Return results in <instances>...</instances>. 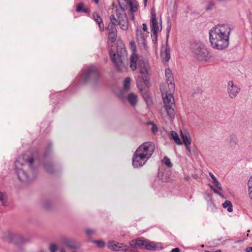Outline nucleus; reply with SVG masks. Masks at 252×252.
Segmentation results:
<instances>
[{
    "mask_svg": "<svg viewBox=\"0 0 252 252\" xmlns=\"http://www.w3.org/2000/svg\"><path fill=\"white\" fill-rule=\"evenodd\" d=\"M132 53L130 57V67L132 70H135L138 66L140 74L142 76H139L136 79L137 86L142 92L145 86L148 87L150 84L148 70L149 68L148 62L143 57L139 56L135 53L136 47L134 42H130Z\"/></svg>",
    "mask_w": 252,
    "mask_h": 252,
    "instance_id": "f257e3e1",
    "label": "nucleus"
},
{
    "mask_svg": "<svg viewBox=\"0 0 252 252\" xmlns=\"http://www.w3.org/2000/svg\"><path fill=\"white\" fill-rule=\"evenodd\" d=\"M231 31L227 24H219L212 28L209 31V39L212 47L218 50L227 48Z\"/></svg>",
    "mask_w": 252,
    "mask_h": 252,
    "instance_id": "f03ea898",
    "label": "nucleus"
},
{
    "mask_svg": "<svg viewBox=\"0 0 252 252\" xmlns=\"http://www.w3.org/2000/svg\"><path fill=\"white\" fill-rule=\"evenodd\" d=\"M34 162L32 157H19L15 161V171L19 180L22 182H28L35 178L36 170L33 166Z\"/></svg>",
    "mask_w": 252,
    "mask_h": 252,
    "instance_id": "7ed1b4c3",
    "label": "nucleus"
},
{
    "mask_svg": "<svg viewBox=\"0 0 252 252\" xmlns=\"http://www.w3.org/2000/svg\"><path fill=\"white\" fill-rule=\"evenodd\" d=\"M155 150V145L151 142H145L140 145L135 152L132 158L134 167L142 166L150 158Z\"/></svg>",
    "mask_w": 252,
    "mask_h": 252,
    "instance_id": "20e7f679",
    "label": "nucleus"
},
{
    "mask_svg": "<svg viewBox=\"0 0 252 252\" xmlns=\"http://www.w3.org/2000/svg\"><path fill=\"white\" fill-rule=\"evenodd\" d=\"M111 22L108 24L107 30L109 32H117L116 26L119 25L122 30L126 31L128 29V19L125 13V8L121 6L116 10V15L110 16Z\"/></svg>",
    "mask_w": 252,
    "mask_h": 252,
    "instance_id": "39448f33",
    "label": "nucleus"
},
{
    "mask_svg": "<svg viewBox=\"0 0 252 252\" xmlns=\"http://www.w3.org/2000/svg\"><path fill=\"white\" fill-rule=\"evenodd\" d=\"M160 91L162 93L164 106L170 120H172L175 117V112L174 108L175 106L174 99L173 96V93L169 90L168 92L164 91L162 87H160Z\"/></svg>",
    "mask_w": 252,
    "mask_h": 252,
    "instance_id": "423d86ee",
    "label": "nucleus"
},
{
    "mask_svg": "<svg viewBox=\"0 0 252 252\" xmlns=\"http://www.w3.org/2000/svg\"><path fill=\"white\" fill-rule=\"evenodd\" d=\"M123 46L124 45L122 44L120 50L117 49V51L114 52L113 49H111L109 52L112 62L115 64V68L119 71L121 70L124 67L123 62L125 59L126 50Z\"/></svg>",
    "mask_w": 252,
    "mask_h": 252,
    "instance_id": "0eeeda50",
    "label": "nucleus"
},
{
    "mask_svg": "<svg viewBox=\"0 0 252 252\" xmlns=\"http://www.w3.org/2000/svg\"><path fill=\"white\" fill-rule=\"evenodd\" d=\"M191 49L198 60L207 62L209 60L210 55L201 43H193L191 45Z\"/></svg>",
    "mask_w": 252,
    "mask_h": 252,
    "instance_id": "6e6552de",
    "label": "nucleus"
},
{
    "mask_svg": "<svg viewBox=\"0 0 252 252\" xmlns=\"http://www.w3.org/2000/svg\"><path fill=\"white\" fill-rule=\"evenodd\" d=\"M129 245L132 248L139 247L141 249H145L148 250H157L161 248L160 244L154 242H151L148 240L136 239L131 240Z\"/></svg>",
    "mask_w": 252,
    "mask_h": 252,
    "instance_id": "1a4fd4ad",
    "label": "nucleus"
},
{
    "mask_svg": "<svg viewBox=\"0 0 252 252\" xmlns=\"http://www.w3.org/2000/svg\"><path fill=\"white\" fill-rule=\"evenodd\" d=\"M99 77L98 69L94 66L87 68L83 74V80L85 82H95Z\"/></svg>",
    "mask_w": 252,
    "mask_h": 252,
    "instance_id": "9d476101",
    "label": "nucleus"
},
{
    "mask_svg": "<svg viewBox=\"0 0 252 252\" xmlns=\"http://www.w3.org/2000/svg\"><path fill=\"white\" fill-rule=\"evenodd\" d=\"M161 21L160 20V23H158V19L157 18L156 12L154 9L151 10V17L150 20V28L151 32H158V31L161 30Z\"/></svg>",
    "mask_w": 252,
    "mask_h": 252,
    "instance_id": "9b49d317",
    "label": "nucleus"
},
{
    "mask_svg": "<svg viewBox=\"0 0 252 252\" xmlns=\"http://www.w3.org/2000/svg\"><path fill=\"white\" fill-rule=\"evenodd\" d=\"M61 243L67 246L70 249H77L79 247V244L74 239L65 236L62 237L60 238Z\"/></svg>",
    "mask_w": 252,
    "mask_h": 252,
    "instance_id": "f8f14e48",
    "label": "nucleus"
},
{
    "mask_svg": "<svg viewBox=\"0 0 252 252\" xmlns=\"http://www.w3.org/2000/svg\"><path fill=\"white\" fill-rule=\"evenodd\" d=\"M109 249L115 251H129V247L124 245L123 243H118L114 241L109 242L108 244Z\"/></svg>",
    "mask_w": 252,
    "mask_h": 252,
    "instance_id": "ddd939ff",
    "label": "nucleus"
},
{
    "mask_svg": "<svg viewBox=\"0 0 252 252\" xmlns=\"http://www.w3.org/2000/svg\"><path fill=\"white\" fill-rule=\"evenodd\" d=\"M165 74L168 89L171 92H174L175 90L174 79L171 70L169 68H166L165 70Z\"/></svg>",
    "mask_w": 252,
    "mask_h": 252,
    "instance_id": "4468645a",
    "label": "nucleus"
},
{
    "mask_svg": "<svg viewBox=\"0 0 252 252\" xmlns=\"http://www.w3.org/2000/svg\"><path fill=\"white\" fill-rule=\"evenodd\" d=\"M227 91L229 96L233 98L237 95L240 89L237 86L234 85L232 81H229L228 83Z\"/></svg>",
    "mask_w": 252,
    "mask_h": 252,
    "instance_id": "2eb2a0df",
    "label": "nucleus"
},
{
    "mask_svg": "<svg viewBox=\"0 0 252 252\" xmlns=\"http://www.w3.org/2000/svg\"><path fill=\"white\" fill-rule=\"evenodd\" d=\"M149 32H145L140 29L136 30V37L139 43L145 45L146 38L148 36Z\"/></svg>",
    "mask_w": 252,
    "mask_h": 252,
    "instance_id": "dca6fc26",
    "label": "nucleus"
},
{
    "mask_svg": "<svg viewBox=\"0 0 252 252\" xmlns=\"http://www.w3.org/2000/svg\"><path fill=\"white\" fill-rule=\"evenodd\" d=\"M181 136L182 139L183 143L185 146H188V145H190L191 143V138L190 137V135L189 131L187 130H180Z\"/></svg>",
    "mask_w": 252,
    "mask_h": 252,
    "instance_id": "f3484780",
    "label": "nucleus"
},
{
    "mask_svg": "<svg viewBox=\"0 0 252 252\" xmlns=\"http://www.w3.org/2000/svg\"><path fill=\"white\" fill-rule=\"evenodd\" d=\"M8 235L9 241L16 244H20L24 242V239L20 235H15L10 233H8Z\"/></svg>",
    "mask_w": 252,
    "mask_h": 252,
    "instance_id": "a211bd4d",
    "label": "nucleus"
},
{
    "mask_svg": "<svg viewBox=\"0 0 252 252\" xmlns=\"http://www.w3.org/2000/svg\"><path fill=\"white\" fill-rule=\"evenodd\" d=\"M170 50L169 46L166 44L164 47V51H161V57L162 60L167 62H168L170 58Z\"/></svg>",
    "mask_w": 252,
    "mask_h": 252,
    "instance_id": "6ab92c4d",
    "label": "nucleus"
},
{
    "mask_svg": "<svg viewBox=\"0 0 252 252\" xmlns=\"http://www.w3.org/2000/svg\"><path fill=\"white\" fill-rule=\"evenodd\" d=\"M130 7V11L131 12H135L138 8V3L136 0H124Z\"/></svg>",
    "mask_w": 252,
    "mask_h": 252,
    "instance_id": "aec40b11",
    "label": "nucleus"
},
{
    "mask_svg": "<svg viewBox=\"0 0 252 252\" xmlns=\"http://www.w3.org/2000/svg\"><path fill=\"white\" fill-rule=\"evenodd\" d=\"M93 17L94 19L96 21L99 26V28L100 31L104 30V24L103 21L100 16L96 13L94 12L93 13Z\"/></svg>",
    "mask_w": 252,
    "mask_h": 252,
    "instance_id": "412c9836",
    "label": "nucleus"
},
{
    "mask_svg": "<svg viewBox=\"0 0 252 252\" xmlns=\"http://www.w3.org/2000/svg\"><path fill=\"white\" fill-rule=\"evenodd\" d=\"M127 100L131 105H136L138 101L137 95L134 93H130L127 96Z\"/></svg>",
    "mask_w": 252,
    "mask_h": 252,
    "instance_id": "4be33fe9",
    "label": "nucleus"
},
{
    "mask_svg": "<svg viewBox=\"0 0 252 252\" xmlns=\"http://www.w3.org/2000/svg\"><path fill=\"white\" fill-rule=\"evenodd\" d=\"M170 137L172 139L175 143L178 145L182 144V141L180 139L178 134L174 131H171L170 134Z\"/></svg>",
    "mask_w": 252,
    "mask_h": 252,
    "instance_id": "5701e85b",
    "label": "nucleus"
},
{
    "mask_svg": "<svg viewBox=\"0 0 252 252\" xmlns=\"http://www.w3.org/2000/svg\"><path fill=\"white\" fill-rule=\"evenodd\" d=\"M222 206L224 208H227L229 212H231L233 211L232 204L229 201L226 200L223 204Z\"/></svg>",
    "mask_w": 252,
    "mask_h": 252,
    "instance_id": "b1692460",
    "label": "nucleus"
},
{
    "mask_svg": "<svg viewBox=\"0 0 252 252\" xmlns=\"http://www.w3.org/2000/svg\"><path fill=\"white\" fill-rule=\"evenodd\" d=\"M130 84V79L129 77L126 78L124 81V90L127 92L129 90Z\"/></svg>",
    "mask_w": 252,
    "mask_h": 252,
    "instance_id": "393cba45",
    "label": "nucleus"
},
{
    "mask_svg": "<svg viewBox=\"0 0 252 252\" xmlns=\"http://www.w3.org/2000/svg\"><path fill=\"white\" fill-rule=\"evenodd\" d=\"M117 37V32L108 33V39L111 42H114Z\"/></svg>",
    "mask_w": 252,
    "mask_h": 252,
    "instance_id": "a878e982",
    "label": "nucleus"
},
{
    "mask_svg": "<svg viewBox=\"0 0 252 252\" xmlns=\"http://www.w3.org/2000/svg\"><path fill=\"white\" fill-rule=\"evenodd\" d=\"M248 190L250 197L252 199V176L250 178L248 182Z\"/></svg>",
    "mask_w": 252,
    "mask_h": 252,
    "instance_id": "bb28decb",
    "label": "nucleus"
},
{
    "mask_svg": "<svg viewBox=\"0 0 252 252\" xmlns=\"http://www.w3.org/2000/svg\"><path fill=\"white\" fill-rule=\"evenodd\" d=\"M44 167L46 170L49 173H52L53 172V167L52 164L47 163L45 164Z\"/></svg>",
    "mask_w": 252,
    "mask_h": 252,
    "instance_id": "cd10ccee",
    "label": "nucleus"
},
{
    "mask_svg": "<svg viewBox=\"0 0 252 252\" xmlns=\"http://www.w3.org/2000/svg\"><path fill=\"white\" fill-rule=\"evenodd\" d=\"M5 197V194L2 192H0V201L1 202V204L3 206H6Z\"/></svg>",
    "mask_w": 252,
    "mask_h": 252,
    "instance_id": "c85d7f7f",
    "label": "nucleus"
},
{
    "mask_svg": "<svg viewBox=\"0 0 252 252\" xmlns=\"http://www.w3.org/2000/svg\"><path fill=\"white\" fill-rule=\"evenodd\" d=\"M148 125H151L152 126V127L151 128V130L152 132L154 134H155L158 130V128L156 125H155L153 122H148L147 123Z\"/></svg>",
    "mask_w": 252,
    "mask_h": 252,
    "instance_id": "c756f323",
    "label": "nucleus"
},
{
    "mask_svg": "<svg viewBox=\"0 0 252 252\" xmlns=\"http://www.w3.org/2000/svg\"><path fill=\"white\" fill-rule=\"evenodd\" d=\"M49 250L50 252H57L58 250V247L55 244H51L49 246Z\"/></svg>",
    "mask_w": 252,
    "mask_h": 252,
    "instance_id": "7c9ffc66",
    "label": "nucleus"
},
{
    "mask_svg": "<svg viewBox=\"0 0 252 252\" xmlns=\"http://www.w3.org/2000/svg\"><path fill=\"white\" fill-rule=\"evenodd\" d=\"M93 242L95 243L100 248H103L105 245L104 242L102 240H94Z\"/></svg>",
    "mask_w": 252,
    "mask_h": 252,
    "instance_id": "2f4dec72",
    "label": "nucleus"
},
{
    "mask_svg": "<svg viewBox=\"0 0 252 252\" xmlns=\"http://www.w3.org/2000/svg\"><path fill=\"white\" fill-rule=\"evenodd\" d=\"M163 162L169 167H171L172 166V163H171L170 160L167 157H164L163 159Z\"/></svg>",
    "mask_w": 252,
    "mask_h": 252,
    "instance_id": "473e14b6",
    "label": "nucleus"
},
{
    "mask_svg": "<svg viewBox=\"0 0 252 252\" xmlns=\"http://www.w3.org/2000/svg\"><path fill=\"white\" fill-rule=\"evenodd\" d=\"M84 4L82 2L78 3L76 6V11L77 12H80L82 11Z\"/></svg>",
    "mask_w": 252,
    "mask_h": 252,
    "instance_id": "72a5a7b5",
    "label": "nucleus"
},
{
    "mask_svg": "<svg viewBox=\"0 0 252 252\" xmlns=\"http://www.w3.org/2000/svg\"><path fill=\"white\" fill-rule=\"evenodd\" d=\"M152 38L153 42L155 44L157 42V38H158V32H152Z\"/></svg>",
    "mask_w": 252,
    "mask_h": 252,
    "instance_id": "f704fd0d",
    "label": "nucleus"
},
{
    "mask_svg": "<svg viewBox=\"0 0 252 252\" xmlns=\"http://www.w3.org/2000/svg\"><path fill=\"white\" fill-rule=\"evenodd\" d=\"M86 232L88 235H92L95 234V231L94 229L88 228L86 229Z\"/></svg>",
    "mask_w": 252,
    "mask_h": 252,
    "instance_id": "c9c22d12",
    "label": "nucleus"
},
{
    "mask_svg": "<svg viewBox=\"0 0 252 252\" xmlns=\"http://www.w3.org/2000/svg\"><path fill=\"white\" fill-rule=\"evenodd\" d=\"M137 29H140V30H141V31H143L145 32H149L148 31V28H147V25L146 24H145V23H143L142 24V28H141V27H138Z\"/></svg>",
    "mask_w": 252,
    "mask_h": 252,
    "instance_id": "e433bc0d",
    "label": "nucleus"
},
{
    "mask_svg": "<svg viewBox=\"0 0 252 252\" xmlns=\"http://www.w3.org/2000/svg\"><path fill=\"white\" fill-rule=\"evenodd\" d=\"M211 189L213 190V191L217 193V194H218L220 196L222 197V198H225L224 197V195L220 192L218 191L215 188H214V187H213L212 186L211 187Z\"/></svg>",
    "mask_w": 252,
    "mask_h": 252,
    "instance_id": "4c0bfd02",
    "label": "nucleus"
},
{
    "mask_svg": "<svg viewBox=\"0 0 252 252\" xmlns=\"http://www.w3.org/2000/svg\"><path fill=\"white\" fill-rule=\"evenodd\" d=\"M190 145H188V146H185L187 150V155L189 156H190V154L191 153V150L189 147Z\"/></svg>",
    "mask_w": 252,
    "mask_h": 252,
    "instance_id": "58836bf2",
    "label": "nucleus"
},
{
    "mask_svg": "<svg viewBox=\"0 0 252 252\" xmlns=\"http://www.w3.org/2000/svg\"><path fill=\"white\" fill-rule=\"evenodd\" d=\"M209 175L210 176V177L212 179L213 181H214L217 180V178L215 177V176L211 172L209 173Z\"/></svg>",
    "mask_w": 252,
    "mask_h": 252,
    "instance_id": "ea45409f",
    "label": "nucleus"
},
{
    "mask_svg": "<svg viewBox=\"0 0 252 252\" xmlns=\"http://www.w3.org/2000/svg\"><path fill=\"white\" fill-rule=\"evenodd\" d=\"M217 189H219L220 190H221L222 189V188H221V184H220V183L219 182V183H218L217 185H216V186H215Z\"/></svg>",
    "mask_w": 252,
    "mask_h": 252,
    "instance_id": "a19ab883",
    "label": "nucleus"
},
{
    "mask_svg": "<svg viewBox=\"0 0 252 252\" xmlns=\"http://www.w3.org/2000/svg\"><path fill=\"white\" fill-rule=\"evenodd\" d=\"M246 252H252V247H248L246 249Z\"/></svg>",
    "mask_w": 252,
    "mask_h": 252,
    "instance_id": "79ce46f5",
    "label": "nucleus"
},
{
    "mask_svg": "<svg viewBox=\"0 0 252 252\" xmlns=\"http://www.w3.org/2000/svg\"><path fill=\"white\" fill-rule=\"evenodd\" d=\"M171 252H180V249L179 248L173 249Z\"/></svg>",
    "mask_w": 252,
    "mask_h": 252,
    "instance_id": "37998d69",
    "label": "nucleus"
},
{
    "mask_svg": "<svg viewBox=\"0 0 252 252\" xmlns=\"http://www.w3.org/2000/svg\"><path fill=\"white\" fill-rule=\"evenodd\" d=\"M82 11H83L84 13H87L90 12V10L88 8H83Z\"/></svg>",
    "mask_w": 252,
    "mask_h": 252,
    "instance_id": "c03bdc74",
    "label": "nucleus"
},
{
    "mask_svg": "<svg viewBox=\"0 0 252 252\" xmlns=\"http://www.w3.org/2000/svg\"><path fill=\"white\" fill-rule=\"evenodd\" d=\"M219 183V182L218 181V180H217V179L216 180H215V181H213V183H214V185L215 186H216V185H217V184H218V183Z\"/></svg>",
    "mask_w": 252,
    "mask_h": 252,
    "instance_id": "a18cd8bd",
    "label": "nucleus"
},
{
    "mask_svg": "<svg viewBox=\"0 0 252 252\" xmlns=\"http://www.w3.org/2000/svg\"><path fill=\"white\" fill-rule=\"evenodd\" d=\"M60 252H66V251L64 248H61L60 249Z\"/></svg>",
    "mask_w": 252,
    "mask_h": 252,
    "instance_id": "49530a36",
    "label": "nucleus"
},
{
    "mask_svg": "<svg viewBox=\"0 0 252 252\" xmlns=\"http://www.w3.org/2000/svg\"><path fill=\"white\" fill-rule=\"evenodd\" d=\"M170 27H169L168 28H167V32L169 33L170 32Z\"/></svg>",
    "mask_w": 252,
    "mask_h": 252,
    "instance_id": "de8ad7c7",
    "label": "nucleus"
},
{
    "mask_svg": "<svg viewBox=\"0 0 252 252\" xmlns=\"http://www.w3.org/2000/svg\"><path fill=\"white\" fill-rule=\"evenodd\" d=\"M146 97H147L146 101H147V102H148L149 101V98L148 96H146Z\"/></svg>",
    "mask_w": 252,
    "mask_h": 252,
    "instance_id": "09e8293b",
    "label": "nucleus"
},
{
    "mask_svg": "<svg viewBox=\"0 0 252 252\" xmlns=\"http://www.w3.org/2000/svg\"><path fill=\"white\" fill-rule=\"evenodd\" d=\"M147 0H144V2H145V4H146V3H147Z\"/></svg>",
    "mask_w": 252,
    "mask_h": 252,
    "instance_id": "8fccbe9b",
    "label": "nucleus"
},
{
    "mask_svg": "<svg viewBox=\"0 0 252 252\" xmlns=\"http://www.w3.org/2000/svg\"><path fill=\"white\" fill-rule=\"evenodd\" d=\"M47 154V152H46V153H45V156H46Z\"/></svg>",
    "mask_w": 252,
    "mask_h": 252,
    "instance_id": "3c124183",
    "label": "nucleus"
},
{
    "mask_svg": "<svg viewBox=\"0 0 252 252\" xmlns=\"http://www.w3.org/2000/svg\"><path fill=\"white\" fill-rule=\"evenodd\" d=\"M44 252V251H41V252Z\"/></svg>",
    "mask_w": 252,
    "mask_h": 252,
    "instance_id": "603ef678",
    "label": "nucleus"
},
{
    "mask_svg": "<svg viewBox=\"0 0 252 252\" xmlns=\"http://www.w3.org/2000/svg\"><path fill=\"white\" fill-rule=\"evenodd\" d=\"M216 252H220V251H219V252L216 251Z\"/></svg>",
    "mask_w": 252,
    "mask_h": 252,
    "instance_id": "864d4df0",
    "label": "nucleus"
},
{
    "mask_svg": "<svg viewBox=\"0 0 252 252\" xmlns=\"http://www.w3.org/2000/svg\"><path fill=\"white\" fill-rule=\"evenodd\" d=\"M209 252L207 251V252Z\"/></svg>",
    "mask_w": 252,
    "mask_h": 252,
    "instance_id": "5fc2aeb1",
    "label": "nucleus"
}]
</instances>
